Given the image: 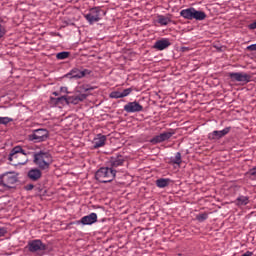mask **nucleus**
<instances>
[{
    "label": "nucleus",
    "mask_w": 256,
    "mask_h": 256,
    "mask_svg": "<svg viewBox=\"0 0 256 256\" xmlns=\"http://www.w3.org/2000/svg\"><path fill=\"white\" fill-rule=\"evenodd\" d=\"M30 152L25 151L21 146L14 147L8 156V161H10V165H14L17 167V165H26L27 161V155H30Z\"/></svg>",
    "instance_id": "1"
},
{
    "label": "nucleus",
    "mask_w": 256,
    "mask_h": 256,
    "mask_svg": "<svg viewBox=\"0 0 256 256\" xmlns=\"http://www.w3.org/2000/svg\"><path fill=\"white\" fill-rule=\"evenodd\" d=\"M34 163L39 169H49L51 163H53V156L49 152L39 151L34 154Z\"/></svg>",
    "instance_id": "2"
},
{
    "label": "nucleus",
    "mask_w": 256,
    "mask_h": 256,
    "mask_svg": "<svg viewBox=\"0 0 256 256\" xmlns=\"http://www.w3.org/2000/svg\"><path fill=\"white\" fill-rule=\"evenodd\" d=\"M117 175V170H114L113 168L107 167H101L96 171L95 178L99 183H111L115 179Z\"/></svg>",
    "instance_id": "3"
},
{
    "label": "nucleus",
    "mask_w": 256,
    "mask_h": 256,
    "mask_svg": "<svg viewBox=\"0 0 256 256\" xmlns=\"http://www.w3.org/2000/svg\"><path fill=\"white\" fill-rule=\"evenodd\" d=\"M19 182V174L16 172H5L0 175V187H4L6 191L15 189V184Z\"/></svg>",
    "instance_id": "4"
},
{
    "label": "nucleus",
    "mask_w": 256,
    "mask_h": 256,
    "mask_svg": "<svg viewBox=\"0 0 256 256\" xmlns=\"http://www.w3.org/2000/svg\"><path fill=\"white\" fill-rule=\"evenodd\" d=\"M46 139H49V131L47 129H35L28 135V141L33 143H43Z\"/></svg>",
    "instance_id": "5"
},
{
    "label": "nucleus",
    "mask_w": 256,
    "mask_h": 256,
    "mask_svg": "<svg viewBox=\"0 0 256 256\" xmlns=\"http://www.w3.org/2000/svg\"><path fill=\"white\" fill-rule=\"evenodd\" d=\"M228 77L232 83H242L243 85L251 83V75L245 72H229Z\"/></svg>",
    "instance_id": "6"
},
{
    "label": "nucleus",
    "mask_w": 256,
    "mask_h": 256,
    "mask_svg": "<svg viewBox=\"0 0 256 256\" xmlns=\"http://www.w3.org/2000/svg\"><path fill=\"white\" fill-rule=\"evenodd\" d=\"M27 249L30 253H43V251H47V245L43 241L35 239L28 242Z\"/></svg>",
    "instance_id": "7"
},
{
    "label": "nucleus",
    "mask_w": 256,
    "mask_h": 256,
    "mask_svg": "<svg viewBox=\"0 0 256 256\" xmlns=\"http://www.w3.org/2000/svg\"><path fill=\"white\" fill-rule=\"evenodd\" d=\"M84 19L89 22V25L101 21V8H91L87 14H84Z\"/></svg>",
    "instance_id": "8"
},
{
    "label": "nucleus",
    "mask_w": 256,
    "mask_h": 256,
    "mask_svg": "<svg viewBox=\"0 0 256 256\" xmlns=\"http://www.w3.org/2000/svg\"><path fill=\"white\" fill-rule=\"evenodd\" d=\"M87 75H91V70H80L79 68H73L66 75H64V77L67 79H83V77H87Z\"/></svg>",
    "instance_id": "9"
},
{
    "label": "nucleus",
    "mask_w": 256,
    "mask_h": 256,
    "mask_svg": "<svg viewBox=\"0 0 256 256\" xmlns=\"http://www.w3.org/2000/svg\"><path fill=\"white\" fill-rule=\"evenodd\" d=\"M229 133H231V126L226 127L223 130H214L208 134V139L210 141H219V139H223V137L229 135Z\"/></svg>",
    "instance_id": "10"
},
{
    "label": "nucleus",
    "mask_w": 256,
    "mask_h": 256,
    "mask_svg": "<svg viewBox=\"0 0 256 256\" xmlns=\"http://www.w3.org/2000/svg\"><path fill=\"white\" fill-rule=\"evenodd\" d=\"M124 163H125V157L121 155H116V156L110 157L109 161L107 162V165L110 169L117 171V167H123Z\"/></svg>",
    "instance_id": "11"
},
{
    "label": "nucleus",
    "mask_w": 256,
    "mask_h": 256,
    "mask_svg": "<svg viewBox=\"0 0 256 256\" xmlns=\"http://www.w3.org/2000/svg\"><path fill=\"white\" fill-rule=\"evenodd\" d=\"M175 135V132H163L160 135L154 136L151 140L150 143L152 145H157L158 143H163L164 141H169L171 137Z\"/></svg>",
    "instance_id": "12"
},
{
    "label": "nucleus",
    "mask_w": 256,
    "mask_h": 256,
    "mask_svg": "<svg viewBox=\"0 0 256 256\" xmlns=\"http://www.w3.org/2000/svg\"><path fill=\"white\" fill-rule=\"evenodd\" d=\"M93 223H97V213L95 212H92L75 222L76 225H93Z\"/></svg>",
    "instance_id": "13"
},
{
    "label": "nucleus",
    "mask_w": 256,
    "mask_h": 256,
    "mask_svg": "<svg viewBox=\"0 0 256 256\" xmlns=\"http://www.w3.org/2000/svg\"><path fill=\"white\" fill-rule=\"evenodd\" d=\"M124 111H126V113H141V111H143V105H140L137 101L128 102L124 105Z\"/></svg>",
    "instance_id": "14"
},
{
    "label": "nucleus",
    "mask_w": 256,
    "mask_h": 256,
    "mask_svg": "<svg viewBox=\"0 0 256 256\" xmlns=\"http://www.w3.org/2000/svg\"><path fill=\"white\" fill-rule=\"evenodd\" d=\"M171 46V42L167 38H163L161 40H158L154 44V49H157L158 51H164V49H167V47Z\"/></svg>",
    "instance_id": "15"
},
{
    "label": "nucleus",
    "mask_w": 256,
    "mask_h": 256,
    "mask_svg": "<svg viewBox=\"0 0 256 256\" xmlns=\"http://www.w3.org/2000/svg\"><path fill=\"white\" fill-rule=\"evenodd\" d=\"M105 141H107V136L103 134H98L96 138L93 140V148L94 149H99V147H104L105 146Z\"/></svg>",
    "instance_id": "16"
},
{
    "label": "nucleus",
    "mask_w": 256,
    "mask_h": 256,
    "mask_svg": "<svg viewBox=\"0 0 256 256\" xmlns=\"http://www.w3.org/2000/svg\"><path fill=\"white\" fill-rule=\"evenodd\" d=\"M43 173L41 170L34 168L28 171L27 177L30 179V181H39V179L42 177Z\"/></svg>",
    "instance_id": "17"
},
{
    "label": "nucleus",
    "mask_w": 256,
    "mask_h": 256,
    "mask_svg": "<svg viewBox=\"0 0 256 256\" xmlns=\"http://www.w3.org/2000/svg\"><path fill=\"white\" fill-rule=\"evenodd\" d=\"M195 8L191 7L188 9H183L180 11V16L184 19H188V21H193V15H194Z\"/></svg>",
    "instance_id": "18"
},
{
    "label": "nucleus",
    "mask_w": 256,
    "mask_h": 256,
    "mask_svg": "<svg viewBox=\"0 0 256 256\" xmlns=\"http://www.w3.org/2000/svg\"><path fill=\"white\" fill-rule=\"evenodd\" d=\"M193 19H195L196 21H204V19H207V14L194 8Z\"/></svg>",
    "instance_id": "19"
},
{
    "label": "nucleus",
    "mask_w": 256,
    "mask_h": 256,
    "mask_svg": "<svg viewBox=\"0 0 256 256\" xmlns=\"http://www.w3.org/2000/svg\"><path fill=\"white\" fill-rule=\"evenodd\" d=\"M235 204H236L238 207L245 206V205H249V196H239V197L235 200Z\"/></svg>",
    "instance_id": "20"
},
{
    "label": "nucleus",
    "mask_w": 256,
    "mask_h": 256,
    "mask_svg": "<svg viewBox=\"0 0 256 256\" xmlns=\"http://www.w3.org/2000/svg\"><path fill=\"white\" fill-rule=\"evenodd\" d=\"M157 19V23H159V25L162 26H166L169 25V23H171V18L168 16L158 15Z\"/></svg>",
    "instance_id": "21"
},
{
    "label": "nucleus",
    "mask_w": 256,
    "mask_h": 256,
    "mask_svg": "<svg viewBox=\"0 0 256 256\" xmlns=\"http://www.w3.org/2000/svg\"><path fill=\"white\" fill-rule=\"evenodd\" d=\"M170 181L171 180L168 178H160V179L156 180V185L160 189H165V187H167L169 185Z\"/></svg>",
    "instance_id": "22"
},
{
    "label": "nucleus",
    "mask_w": 256,
    "mask_h": 256,
    "mask_svg": "<svg viewBox=\"0 0 256 256\" xmlns=\"http://www.w3.org/2000/svg\"><path fill=\"white\" fill-rule=\"evenodd\" d=\"M171 163H173V165H181V163L183 162V160L181 159V152H177L175 154L174 158L170 159Z\"/></svg>",
    "instance_id": "23"
},
{
    "label": "nucleus",
    "mask_w": 256,
    "mask_h": 256,
    "mask_svg": "<svg viewBox=\"0 0 256 256\" xmlns=\"http://www.w3.org/2000/svg\"><path fill=\"white\" fill-rule=\"evenodd\" d=\"M247 177H249V179H251V181H256V167L250 169L247 173H246Z\"/></svg>",
    "instance_id": "24"
},
{
    "label": "nucleus",
    "mask_w": 256,
    "mask_h": 256,
    "mask_svg": "<svg viewBox=\"0 0 256 256\" xmlns=\"http://www.w3.org/2000/svg\"><path fill=\"white\" fill-rule=\"evenodd\" d=\"M109 97L110 99H123V94L119 91H113L110 93Z\"/></svg>",
    "instance_id": "25"
},
{
    "label": "nucleus",
    "mask_w": 256,
    "mask_h": 256,
    "mask_svg": "<svg viewBox=\"0 0 256 256\" xmlns=\"http://www.w3.org/2000/svg\"><path fill=\"white\" fill-rule=\"evenodd\" d=\"M197 221H199L200 223H203V221H207V219H209V215L207 213H202V214H198L196 216Z\"/></svg>",
    "instance_id": "26"
},
{
    "label": "nucleus",
    "mask_w": 256,
    "mask_h": 256,
    "mask_svg": "<svg viewBox=\"0 0 256 256\" xmlns=\"http://www.w3.org/2000/svg\"><path fill=\"white\" fill-rule=\"evenodd\" d=\"M85 99H87V94H80L73 99V103L77 104L81 101H85Z\"/></svg>",
    "instance_id": "27"
},
{
    "label": "nucleus",
    "mask_w": 256,
    "mask_h": 256,
    "mask_svg": "<svg viewBox=\"0 0 256 256\" xmlns=\"http://www.w3.org/2000/svg\"><path fill=\"white\" fill-rule=\"evenodd\" d=\"M69 57V52H60L56 54V59L63 60Z\"/></svg>",
    "instance_id": "28"
},
{
    "label": "nucleus",
    "mask_w": 256,
    "mask_h": 256,
    "mask_svg": "<svg viewBox=\"0 0 256 256\" xmlns=\"http://www.w3.org/2000/svg\"><path fill=\"white\" fill-rule=\"evenodd\" d=\"M11 121H13V119L9 117H0V125H7L11 123Z\"/></svg>",
    "instance_id": "29"
},
{
    "label": "nucleus",
    "mask_w": 256,
    "mask_h": 256,
    "mask_svg": "<svg viewBox=\"0 0 256 256\" xmlns=\"http://www.w3.org/2000/svg\"><path fill=\"white\" fill-rule=\"evenodd\" d=\"M121 93H122V98L129 97V95H131V93H133V88L124 89Z\"/></svg>",
    "instance_id": "30"
},
{
    "label": "nucleus",
    "mask_w": 256,
    "mask_h": 256,
    "mask_svg": "<svg viewBox=\"0 0 256 256\" xmlns=\"http://www.w3.org/2000/svg\"><path fill=\"white\" fill-rule=\"evenodd\" d=\"M5 26L0 22V39L5 35Z\"/></svg>",
    "instance_id": "31"
},
{
    "label": "nucleus",
    "mask_w": 256,
    "mask_h": 256,
    "mask_svg": "<svg viewBox=\"0 0 256 256\" xmlns=\"http://www.w3.org/2000/svg\"><path fill=\"white\" fill-rule=\"evenodd\" d=\"M7 235V228L0 227V237H5Z\"/></svg>",
    "instance_id": "32"
},
{
    "label": "nucleus",
    "mask_w": 256,
    "mask_h": 256,
    "mask_svg": "<svg viewBox=\"0 0 256 256\" xmlns=\"http://www.w3.org/2000/svg\"><path fill=\"white\" fill-rule=\"evenodd\" d=\"M93 87H91V86H88V85H84V86H82V91H85V92H87V91H93Z\"/></svg>",
    "instance_id": "33"
},
{
    "label": "nucleus",
    "mask_w": 256,
    "mask_h": 256,
    "mask_svg": "<svg viewBox=\"0 0 256 256\" xmlns=\"http://www.w3.org/2000/svg\"><path fill=\"white\" fill-rule=\"evenodd\" d=\"M34 188H35V185L33 184H28L25 186L26 191H33Z\"/></svg>",
    "instance_id": "34"
},
{
    "label": "nucleus",
    "mask_w": 256,
    "mask_h": 256,
    "mask_svg": "<svg viewBox=\"0 0 256 256\" xmlns=\"http://www.w3.org/2000/svg\"><path fill=\"white\" fill-rule=\"evenodd\" d=\"M248 51H256V44H251L247 47Z\"/></svg>",
    "instance_id": "35"
},
{
    "label": "nucleus",
    "mask_w": 256,
    "mask_h": 256,
    "mask_svg": "<svg viewBox=\"0 0 256 256\" xmlns=\"http://www.w3.org/2000/svg\"><path fill=\"white\" fill-rule=\"evenodd\" d=\"M242 256H253V252L247 251V252L244 253Z\"/></svg>",
    "instance_id": "36"
},
{
    "label": "nucleus",
    "mask_w": 256,
    "mask_h": 256,
    "mask_svg": "<svg viewBox=\"0 0 256 256\" xmlns=\"http://www.w3.org/2000/svg\"><path fill=\"white\" fill-rule=\"evenodd\" d=\"M65 100V101H67V96H62V97H60V98H58V101H61V100Z\"/></svg>",
    "instance_id": "37"
},
{
    "label": "nucleus",
    "mask_w": 256,
    "mask_h": 256,
    "mask_svg": "<svg viewBox=\"0 0 256 256\" xmlns=\"http://www.w3.org/2000/svg\"><path fill=\"white\" fill-rule=\"evenodd\" d=\"M53 95H55V97H57L59 95L58 92H53Z\"/></svg>",
    "instance_id": "38"
},
{
    "label": "nucleus",
    "mask_w": 256,
    "mask_h": 256,
    "mask_svg": "<svg viewBox=\"0 0 256 256\" xmlns=\"http://www.w3.org/2000/svg\"><path fill=\"white\" fill-rule=\"evenodd\" d=\"M5 199H7V197H3V198H1V201H5Z\"/></svg>",
    "instance_id": "39"
},
{
    "label": "nucleus",
    "mask_w": 256,
    "mask_h": 256,
    "mask_svg": "<svg viewBox=\"0 0 256 256\" xmlns=\"http://www.w3.org/2000/svg\"><path fill=\"white\" fill-rule=\"evenodd\" d=\"M64 89L67 90V88H63V87H62V88H61V91H63Z\"/></svg>",
    "instance_id": "40"
},
{
    "label": "nucleus",
    "mask_w": 256,
    "mask_h": 256,
    "mask_svg": "<svg viewBox=\"0 0 256 256\" xmlns=\"http://www.w3.org/2000/svg\"><path fill=\"white\" fill-rule=\"evenodd\" d=\"M183 49V51H187V48H182Z\"/></svg>",
    "instance_id": "41"
}]
</instances>
